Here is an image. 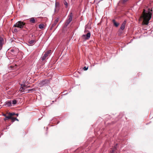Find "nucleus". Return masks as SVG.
Returning a JSON list of instances; mask_svg holds the SVG:
<instances>
[{
    "label": "nucleus",
    "mask_w": 153,
    "mask_h": 153,
    "mask_svg": "<svg viewBox=\"0 0 153 153\" xmlns=\"http://www.w3.org/2000/svg\"><path fill=\"white\" fill-rule=\"evenodd\" d=\"M148 12H146L145 9H143L142 15L140 17V18L143 19V23L144 25H148L149 23V21L152 15V13L150 11V9L148 8Z\"/></svg>",
    "instance_id": "f257e3e1"
},
{
    "label": "nucleus",
    "mask_w": 153,
    "mask_h": 153,
    "mask_svg": "<svg viewBox=\"0 0 153 153\" xmlns=\"http://www.w3.org/2000/svg\"><path fill=\"white\" fill-rule=\"evenodd\" d=\"M25 24L24 22L19 21L14 25L13 27H17L22 29L23 28Z\"/></svg>",
    "instance_id": "f03ea898"
},
{
    "label": "nucleus",
    "mask_w": 153,
    "mask_h": 153,
    "mask_svg": "<svg viewBox=\"0 0 153 153\" xmlns=\"http://www.w3.org/2000/svg\"><path fill=\"white\" fill-rule=\"evenodd\" d=\"M73 14L72 13H70L68 16V19L66 20L65 23V25L67 26L69 23L72 21Z\"/></svg>",
    "instance_id": "7ed1b4c3"
},
{
    "label": "nucleus",
    "mask_w": 153,
    "mask_h": 153,
    "mask_svg": "<svg viewBox=\"0 0 153 153\" xmlns=\"http://www.w3.org/2000/svg\"><path fill=\"white\" fill-rule=\"evenodd\" d=\"M91 36V33L90 32L86 34H84L82 36V38L83 40H87L89 39Z\"/></svg>",
    "instance_id": "20e7f679"
},
{
    "label": "nucleus",
    "mask_w": 153,
    "mask_h": 153,
    "mask_svg": "<svg viewBox=\"0 0 153 153\" xmlns=\"http://www.w3.org/2000/svg\"><path fill=\"white\" fill-rule=\"evenodd\" d=\"M51 52V50L47 51V52L45 53L44 56L41 58V59L42 61L44 60L50 54Z\"/></svg>",
    "instance_id": "39448f33"
},
{
    "label": "nucleus",
    "mask_w": 153,
    "mask_h": 153,
    "mask_svg": "<svg viewBox=\"0 0 153 153\" xmlns=\"http://www.w3.org/2000/svg\"><path fill=\"white\" fill-rule=\"evenodd\" d=\"M50 83L48 79H45L42 81L39 84V85L42 86L46 84H48Z\"/></svg>",
    "instance_id": "423d86ee"
},
{
    "label": "nucleus",
    "mask_w": 153,
    "mask_h": 153,
    "mask_svg": "<svg viewBox=\"0 0 153 153\" xmlns=\"http://www.w3.org/2000/svg\"><path fill=\"white\" fill-rule=\"evenodd\" d=\"M126 23V21H124L121 25L120 29L122 30H123L125 28V25Z\"/></svg>",
    "instance_id": "0eeeda50"
},
{
    "label": "nucleus",
    "mask_w": 153,
    "mask_h": 153,
    "mask_svg": "<svg viewBox=\"0 0 153 153\" xmlns=\"http://www.w3.org/2000/svg\"><path fill=\"white\" fill-rule=\"evenodd\" d=\"M3 44V38L0 37V50L1 49Z\"/></svg>",
    "instance_id": "6e6552de"
},
{
    "label": "nucleus",
    "mask_w": 153,
    "mask_h": 153,
    "mask_svg": "<svg viewBox=\"0 0 153 153\" xmlns=\"http://www.w3.org/2000/svg\"><path fill=\"white\" fill-rule=\"evenodd\" d=\"M112 22L114 25L116 27H117L119 25V23L117 22L114 19L112 20Z\"/></svg>",
    "instance_id": "1a4fd4ad"
},
{
    "label": "nucleus",
    "mask_w": 153,
    "mask_h": 153,
    "mask_svg": "<svg viewBox=\"0 0 153 153\" xmlns=\"http://www.w3.org/2000/svg\"><path fill=\"white\" fill-rule=\"evenodd\" d=\"M116 146L114 147L113 148L111 149L110 150V153H114V151L116 150Z\"/></svg>",
    "instance_id": "9d476101"
},
{
    "label": "nucleus",
    "mask_w": 153,
    "mask_h": 153,
    "mask_svg": "<svg viewBox=\"0 0 153 153\" xmlns=\"http://www.w3.org/2000/svg\"><path fill=\"white\" fill-rule=\"evenodd\" d=\"M11 102L9 101L6 103V105L8 106H10L11 105Z\"/></svg>",
    "instance_id": "9b49d317"
},
{
    "label": "nucleus",
    "mask_w": 153,
    "mask_h": 153,
    "mask_svg": "<svg viewBox=\"0 0 153 153\" xmlns=\"http://www.w3.org/2000/svg\"><path fill=\"white\" fill-rule=\"evenodd\" d=\"M58 19H56L54 21V24L52 25L51 27H53L55 26L56 25V23L58 22Z\"/></svg>",
    "instance_id": "f8f14e48"
},
{
    "label": "nucleus",
    "mask_w": 153,
    "mask_h": 153,
    "mask_svg": "<svg viewBox=\"0 0 153 153\" xmlns=\"http://www.w3.org/2000/svg\"><path fill=\"white\" fill-rule=\"evenodd\" d=\"M30 23H35V20L34 18H30Z\"/></svg>",
    "instance_id": "ddd939ff"
},
{
    "label": "nucleus",
    "mask_w": 153,
    "mask_h": 153,
    "mask_svg": "<svg viewBox=\"0 0 153 153\" xmlns=\"http://www.w3.org/2000/svg\"><path fill=\"white\" fill-rule=\"evenodd\" d=\"M44 27V25L42 24H41L39 25V27L41 29H43Z\"/></svg>",
    "instance_id": "4468645a"
},
{
    "label": "nucleus",
    "mask_w": 153,
    "mask_h": 153,
    "mask_svg": "<svg viewBox=\"0 0 153 153\" xmlns=\"http://www.w3.org/2000/svg\"><path fill=\"white\" fill-rule=\"evenodd\" d=\"M25 89L22 86V87L20 88L19 90L22 92H24L25 91Z\"/></svg>",
    "instance_id": "2eb2a0df"
},
{
    "label": "nucleus",
    "mask_w": 153,
    "mask_h": 153,
    "mask_svg": "<svg viewBox=\"0 0 153 153\" xmlns=\"http://www.w3.org/2000/svg\"><path fill=\"white\" fill-rule=\"evenodd\" d=\"M35 42V41L34 40H33L30 41L29 42V43L31 45H33V44Z\"/></svg>",
    "instance_id": "dca6fc26"
},
{
    "label": "nucleus",
    "mask_w": 153,
    "mask_h": 153,
    "mask_svg": "<svg viewBox=\"0 0 153 153\" xmlns=\"http://www.w3.org/2000/svg\"><path fill=\"white\" fill-rule=\"evenodd\" d=\"M21 85L23 87H24V88L25 89L27 88L30 87V86H27V85Z\"/></svg>",
    "instance_id": "f3484780"
},
{
    "label": "nucleus",
    "mask_w": 153,
    "mask_h": 153,
    "mask_svg": "<svg viewBox=\"0 0 153 153\" xmlns=\"http://www.w3.org/2000/svg\"><path fill=\"white\" fill-rule=\"evenodd\" d=\"M4 116H5V117H6V118H7V119H11V116H10V115H9V116H6V115H4Z\"/></svg>",
    "instance_id": "a211bd4d"
},
{
    "label": "nucleus",
    "mask_w": 153,
    "mask_h": 153,
    "mask_svg": "<svg viewBox=\"0 0 153 153\" xmlns=\"http://www.w3.org/2000/svg\"><path fill=\"white\" fill-rule=\"evenodd\" d=\"M16 102H17V101L15 100H14L12 101V103L13 104H14V105L16 103Z\"/></svg>",
    "instance_id": "6ab92c4d"
},
{
    "label": "nucleus",
    "mask_w": 153,
    "mask_h": 153,
    "mask_svg": "<svg viewBox=\"0 0 153 153\" xmlns=\"http://www.w3.org/2000/svg\"><path fill=\"white\" fill-rule=\"evenodd\" d=\"M64 4L65 5L66 7H68V3H67V2L65 1L64 2Z\"/></svg>",
    "instance_id": "aec40b11"
},
{
    "label": "nucleus",
    "mask_w": 153,
    "mask_h": 153,
    "mask_svg": "<svg viewBox=\"0 0 153 153\" xmlns=\"http://www.w3.org/2000/svg\"><path fill=\"white\" fill-rule=\"evenodd\" d=\"M15 114L14 113H9V115H10L11 117H12V116L15 115Z\"/></svg>",
    "instance_id": "412c9836"
},
{
    "label": "nucleus",
    "mask_w": 153,
    "mask_h": 153,
    "mask_svg": "<svg viewBox=\"0 0 153 153\" xmlns=\"http://www.w3.org/2000/svg\"><path fill=\"white\" fill-rule=\"evenodd\" d=\"M10 119L12 121V122H13L14 121H15V117H11V118Z\"/></svg>",
    "instance_id": "4be33fe9"
},
{
    "label": "nucleus",
    "mask_w": 153,
    "mask_h": 153,
    "mask_svg": "<svg viewBox=\"0 0 153 153\" xmlns=\"http://www.w3.org/2000/svg\"><path fill=\"white\" fill-rule=\"evenodd\" d=\"M128 0H122V2L123 3L126 2Z\"/></svg>",
    "instance_id": "5701e85b"
},
{
    "label": "nucleus",
    "mask_w": 153,
    "mask_h": 153,
    "mask_svg": "<svg viewBox=\"0 0 153 153\" xmlns=\"http://www.w3.org/2000/svg\"><path fill=\"white\" fill-rule=\"evenodd\" d=\"M88 69V67H86L85 66L83 68V69L85 71L87 70Z\"/></svg>",
    "instance_id": "b1692460"
},
{
    "label": "nucleus",
    "mask_w": 153,
    "mask_h": 153,
    "mask_svg": "<svg viewBox=\"0 0 153 153\" xmlns=\"http://www.w3.org/2000/svg\"><path fill=\"white\" fill-rule=\"evenodd\" d=\"M14 31L15 32H17L18 30L16 29L15 28L14 29Z\"/></svg>",
    "instance_id": "393cba45"
},
{
    "label": "nucleus",
    "mask_w": 153,
    "mask_h": 153,
    "mask_svg": "<svg viewBox=\"0 0 153 153\" xmlns=\"http://www.w3.org/2000/svg\"><path fill=\"white\" fill-rule=\"evenodd\" d=\"M15 120H17V121H19V120L17 118H16L15 117Z\"/></svg>",
    "instance_id": "a878e982"
},
{
    "label": "nucleus",
    "mask_w": 153,
    "mask_h": 153,
    "mask_svg": "<svg viewBox=\"0 0 153 153\" xmlns=\"http://www.w3.org/2000/svg\"><path fill=\"white\" fill-rule=\"evenodd\" d=\"M18 115H19V114L18 113L16 114H15V115H16L17 116H18Z\"/></svg>",
    "instance_id": "bb28decb"
},
{
    "label": "nucleus",
    "mask_w": 153,
    "mask_h": 153,
    "mask_svg": "<svg viewBox=\"0 0 153 153\" xmlns=\"http://www.w3.org/2000/svg\"><path fill=\"white\" fill-rule=\"evenodd\" d=\"M7 118H6V117L4 119V120H7Z\"/></svg>",
    "instance_id": "cd10ccee"
},
{
    "label": "nucleus",
    "mask_w": 153,
    "mask_h": 153,
    "mask_svg": "<svg viewBox=\"0 0 153 153\" xmlns=\"http://www.w3.org/2000/svg\"><path fill=\"white\" fill-rule=\"evenodd\" d=\"M33 89H30L29 90V91H33Z\"/></svg>",
    "instance_id": "c85d7f7f"
},
{
    "label": "nucleus",
    "mask_w": 153,
    "mask_h": 153,
    "mask_svg": "<svg viewBox=\"0 0 153 153\" xmlns=\"http://www.w3.org/2000/svg\"><path fill=\"white\" fill-rule=\"evenodd\" d=\"M151 12H152V9L151 10Z\"/></svg>",
    "instance_id": "c756f323"
}]
</instances>
